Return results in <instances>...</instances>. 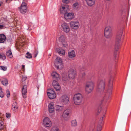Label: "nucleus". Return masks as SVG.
I'll use <instances>...</instances> for the list:
<instances>
[{
    "label": "nucleus",
    "mask_w": 131,
    "mask_h": 131,
    "mask_svg": "<svg viewBox=\"0 0 131 131\" xmlns=\"http://www.w3.org/2000/svg\"><path fill=\"white\" fill-rule=\"evenodd\" d=\"M113 78L110 79L109 80L108 84V89L106 93H104V100H108L112 93V86L113 85Z\"/></svg>",
    "instance_id": "f257e3e1"
},
{
    "label": "nucleus",
    "mask_w": 131,
    "mask_h": 131,
    "mask_svg": "<svg viewBox=\"0 0 131 131\" xmlns=\"http://www.w3.org/2000/svg\"><path fill=\"white\" fill-rule=\"evenodd\" d=\"M124 37L123 30H121L119 31L116 37L115 45L116 47L118 48L121 45Z\"/></svg>",
    "instance_id": "f03ea898"
},
{
    "label": "nucleus",
    "mask_w": 131,
    "mask_h": 131,
    "mask_svg": "<svg viewBox=\"0 0 131 131\" xmlns=\"http://www.w3.org/2000/svg\"><path fill=\"white\" fill-rule=\"evenodd\" d=\"M83 99V96L80 93H77L74 96V102L76 105H78L81 104L82 103Z\"/></svg>",
    "instance_id": "7ed1b4c3"
},
{
    "label": "nucleus",
    "mask_w": 131,
    "mask_h": 131,
    "mask_svg": "<svg viewBox=\"0 0 131 131\" xmlns=\"http://www.w3.org/2000/svg\"><path fill=\"white\" fill-rule=\"evenodd\" d=\"M94 83L92 81L87 82L85 86V91L88 93H90L93 90Z\"/></svg>",
    "instance_id": "20e7f679"
},
{
    "label": "nucleus",
    "mask_w": 131,
    "mask_h": 131,
    "mask_svg": "<svg viewBox=\"0 0 131 131\" xmlns=\"http://www.w3.org/2000/svg\"><path fill=\"white\" fill-rule=\"evenodd\" d=\"M71 111L69 109H67L64 111L62 115V117L65 121H67L69 119L71 115Z\"/></svg>",
    "instance_id": "39448f33"
},
{
    "label": "nucleus",
    "mask_w": 131,
    "mask_h": 131,
    "mask_svg": "<svg viewBox=\"0 0 131 131\" xmlns=\"http://www.w3.org/2000/svg\"><path fill=\"white\" fill-rule=\"evenodd\" d=\"M112 28L109 26H106L104 30V35L107 38H109L112 36Z\"/></svg>",
    "instance_id": "423d86ee"
},
{
    "label": "nucleus",
    "mask_w": 131,
    "mask_h": 131,
    "mask_svg": "<svg viewBox=\"0 0 131 131\" xmlns=\"http://www.w3.org/2000/svg\"><path fill=\"white\" fill-rule=\"evenodd\" d=\"M105 82L102 80H99L98 82L97 91L99 92H102L105 88Z\"/></svg>",
    "instance_id": "0eeeda50"
},
{
    "label": "nucleus",
    "mask_w": 131,
    "mask_h": 131,
    "mask_svg": "<svg viewBox=\"0 0 131 131\" xmlns=\"http://www.w3.org/2000/svg\"><path fill=\"white\" fill-rule=\"evenodd\" d=\"M55 65L57 68L59 69H61L63 68V65L62 63V60L60 57H57L56 60Z\"/></svg>",
    "instance_id": "6e6552de"
},
{
    "label": "nucleus",
    "mask_w": 131,
    "mask_h": 131,
    "mask_svg": "<svg viewBox=\"0 0 131 131\" xmlns=\"http://www.w3.org/2000/svg\"><path fill=\"white\" fill-rule=\"evenodd\" d=\"M44 126L46 127H50L52 125V123L50 119L47 117H45L43 121Z\"/></svg>",
    "instance_id": "1a4fd4ad"
},
{
    "label": "nucleus",
    "mask_w": 131,
    "mask_h": 131,
    "mask_svg": "<svg viewBox=\"0 0 131 131\" xmlns=\"http://www.w3.org/2000/svg\"><path fill=\"white\" fill-rule=\"evenodd\" d=\"M27 8V4L24 2H23L20 7L18 8L20 13L23 14H25L26 12Z\"/></svg>",
    "instance_id": "9d476101"
},
{
    "label": "nucleus",
    "mask_w": 131,
    "mask_h": 131,
    "mask_svg": "<svg viewBox=\"0 0 131 131\" xmlns=\"http://www.w3.org/2000/svg\"><path fill=\"white\" fill-rule=\"evenodd\" d=\"M69 9V6L66 4L62 5L59 8L60 13L62 14H64L68 11Z\"/></svg>",
    "instance_id": "9b49d317"
},
{
    "label": "nucleus",
    "mask_w": 131,
    "mask_h": 131,
    "mask_svg": "<svg viewBox=\"0 0 131 131\" xmlns=\"http://www.w3.org/2000/svg\"><path fill=\"white\" fill-rule=\"evenodd\" d=\"M70 98L66 95L62 96L60 98L61 101L64 104H68L70 102Z\"/></svg>",
    "instance_id": "f8f14e48"
},
{
    "label": "nucleus",
    "mask_w": 131,
    "mask_h": 131,
    "mask_svg": "<svg viewBox=\"0 0 131 131\" xmlns=\"http://www.w3.org/2000/svg\"><path fill=\"white\" fill-rule=\"evenodd\" d=\"M64 16L66 19L71 20L74 18V14L72 12H66L64 14Z\"/></svg>",
    "instance_id": "ddd939ff"
},
{
    "label": "nucleus",
    "mask_w": 131,
    "mask_h": 131,
    "mask_svg": "<svg viewBox=\"0 0 131 131\" xmlns=\"http://www.w3.org/2000/svg\"><path fill=\"white\" fill-rule=\"evenodd\" d=\"M76 72L75 70L72 69H70L68 72L69 77L71 79H74L75 77Z\"/></svg>",
    "instance_id": "4468645a"
},
{
    "label": "nucleus",
    "mask_w": 131,
    "mask_h": 131,
    "mask_svg": "<svg viewBox=\"0 0 131 131\" xmlns=\"http://www.w3.org/2000/svg\"><path fill=\"white\" fill-rule=\"evenodd\" d=\"M61 27L62 30L66 33L69 32L70 28L68 25L67 23H64L61 24Z\"/></svg>",
    "instance_id": "2eb2a0df"
},
{
    "label": "nucleus",
    "mask_w": 131,
    "mask_h": 131,
    "mask_svg": "<svg viewBox=\"0 0 131 131\" xmlns=\"http://www.w3.org/2000/svg\"><path fill=\"white\" fill-rule=\"evenodd\" d=\"M71 27L73 29H77L79 27V23L78 22L76 21H71L70 23Z\"/></svg>",
    "instance_id": "dca6fc26"
},
{
    "label": "nucleus",
    "mask_w": 131,
    "mask_h": 131,
    "mask_svg": "<svg viewBox=\"0 0 131 131\" xmlns=\"http://www.w3.org/2000/svg\"><path fill=\"white\" fill-rule=\"evenodd\" d=\"M47 93L50 99H53L56 97V94L54 92L51 90H48Z\"/></svg>",
    "instance_id": "f3484780"
},
{
    "label": "nucleus",
    "mask_w": 131,
    "mask_h": 131,
    "mask_svg": "<svg viewBox=\"0 0 131 131\" xmlns=\"http://www.w3.org/2000/svg\"><path fill=\"white\" fill-rule=\"evenodd\" d=\"M54 104L52 102H50L48 105V111L50 113H53L54 112Z\"/></svg>",
    "instance_id": "a211bd4d"
},
{
    "label": "nucleus",
    "mask_w": 131,
    "mask_h": 131,
    "mask_svg": "<svg viewBox=\"0 0 131 131\" xmlns=\"http://www.w3.org/2000/svg\"><path fill=\"white\" fill-rule=\"evenodd\" d=\"M52 84L53 86L56 91H59L60 90V86L57 81L54 80Z\"/></svg>",
    "instance_id": "6ab92c4d"
},
{
    "label": "nucleus",
    "mask_w": 131,
    "mask_h": 131,
    "mask_svg": "<svg viewBox=\"0 0 131 131\" xmlns=\"http://www.w3.org/2000/svg\"><path fill=\"white\" fill-rule=\"evenodd\" d=\"M27 86L26 85H24L22 89V93L23 97L24 98H26V94L27 92Z\"/></svg>",
    "instance_id": "aec40b11"
},
{
    "label": "nucleus",
    "mask_w": 131,
    "mask_h": 131,
    "mask_svg": "<svg viewBox=\"0 0 131 131\" xmlns=\"http://www.w3.org/2000/svg\"><path fill=\"white\" fill-rule=\"evenodd\" d=\"M75 53L74 50L70 51L68 52V56L70 58H72L75 56Z\"/></svg>",
    "instance_id": "412c9836"
},
{
    "label": "nucleus",
    "mask_w": 131,
    "mask_h": 131,
    "mask_svg": "<svg viewBox=\"0 0 131 131\" xmlns=\"http://www.w3.org/2000/svg\"><path fill=\"white\" fill-rule=\"evenodd\" d=\"M56 50L59 54L62 56L64 55L65 54V51L62 49L57 48Z\"/></svg>",
    "instance_id": "4be33fe9"
},
{
    "label": "nucleus",
    "mask_w": 131,
    "mask_h": 131,
    "mask_svg": "<svg viewBox=\"0 0 131 131\" xmlns=\"http://www.w3.org/2000/svg\"><path fill=\"white\" fill-rule=\"evenodd\" d=\"M57 40L61 43L66 41V38L64 36L62 35L57 39Z\"/></svg>",
    "instance_id": "5701e85b"
},
{
    "label": "nucleus",
    "mask_w": 131,
    "mask_h": 131,
    "mask_svg": "<svg viewBox=\"0 0 131 131\" xmlns=\"http://www.w3.org/2000/svg\"><path fill=\"white\" fill-rule=\"evenodd\" d=\"M88 5L92 6L94 5L95 3V0H86Z\"/></svg>",
    "instance_id": "b1692460"
},
{
    "label": "nucleus",
    "mask_w": 131,
    "mask_h": 131,
    "mask_svg": "<svg viewBox=\"0 0 131 131\" xmlns=\"http://www.w3.org/2000/svg\"><path fill=\"white\" fill-rule=\"evenodd\" d=\"M52 76L54 79L58 80L59 79V74L56 72H53L51 74Z\"/></svg>",
    "instance_id": "393cba45"
},
{
    "label": "nucleus",
    "mask_w": 131,
    "mask_h": 131,
    "mask_svg": "<svg viewBox=\"0 0 131 131\" xmlns=\"http://www.w3.org/2000/svg\"><path fill=\"white\" fill-rule=\"evenodd\" d=\"M6 39V37L4 34H1L0 35V43L4 42Z\"/></svg>",
    "instance_id": "a878e982"
},
{
    "label": "nucleus",
    "mask_w": 131,
    "mask_h": 131,
    "mask_svg": "<svg viewBox=\"0 0 131 131\" xmlns=\"http://www.w3.org/2000/svg\"><path fill=\"white\" fill-rule=\"evenodd\" d=\"M63 110V107L57 105L56 106V110L57 112H61Z\"/></svg>",
    "instance_id": "bb28decb"
},
{
    "label": "nucleus",
    "mask_w": 131,
    "mask_h": 131,
    "mask_svg": "<svg viewBox=\"0 0 131 131\" xmlns=\"http://www.w3.org/2000/svg\"><path fill=\"white\" fill-rule=\"evenodd\" d=\"M18 107V106L16 103H13L12 107V109L13 111H16L17 110Z\"/></svg>",
    "instance_id": "cd10ccee"
},
{
    "label": "nucleus",
    "mask_w": 131,
    "mask_h": 131,
    "mask_svg": "<svg viewBox=\"0 0 131 131\" xmlns=\"http://www.w3.org/2000/svg\"><path fill=\"white\" fill-rule=\"evenodd\" d=\"M2 84L5 86H6L8 84V81L7 79H4L1 81Z\"/></svg>",
    "instance_id": "c85d7f7f"
},
{
    "label": "nucleus",
    "mask_w": 131,
    "mask_h": 131,
    "mask_svg": "<svg viewBox=\"0 0 131 131\" xmlns=\"http://www.w3.org/2000/svg\"><path fill=\"white\" fill-rule=\"evenodd\" d=\"M71 126L73 127H75L77 126V122L75 119L72 120L71 121Z\"/></svg>",
    "instance_id": "c756f323"
},
{
    "label": "nucleus",
    "mask_w": 131,
    "mask_h": 131,
    "mask_svg": "<svg viewBox=\"0 0 131 131\" xmlns=\"http://www.w3.org/2000/svg\"><path fill=\"white\" fill-rule=\"evenodd\" d=\"M6 55L7 56L10 58H11L13 57L12 52L10 50H8L6 52Z\"/></svg>",
    "instance_id": "7c9ffc66"
},
{
    "label": "nucleus",
    "mask_w": 131,
    "mask_h": 131,
    "mask_svg": "<svg viewBox=\"0 0 131 131\" xmlns=\"http://www.w3.org/2000/svg\"><path fill=\"white\" fill-rule=\"evenodd\" d=\"M102 123L99 124L97 126L96 131H101L102 129Z\"/></svg>",
    "instance_id": "2f4dec72"
},
{
    "label": "nucleus",
    "mask_w": 131,
    "mask_h": 131,
    "mask_svg": "<svg viewBox=\"0 0 131 131\" xmlns=\"http://www.w3.org/2000/svg\"><path fill=\"white\" fill-rule=\"evenodd\" d=\"M79 6V4L78 3H75L73 5V7L74 9H77L78 7Z\"/></svg>",
    "instance_id": "473e14b6"
},
{
    "label": "nucleus",
    "mask_w": 131,
    "mask_h": 131,
    "mask_svg": "<svg viewBox=\"0 0 131 131\" xmlns=\"http://www.w3.org/2000/svg\"><path fill=\"white\" fill-rule=\"evenodd\" d=\"M62 79L65 81H67L68 80V78L66 74H64L62 75Z\"/></svg>",
    "instance_id": "72a5a7b5"
},
{
    "label": "nucleus",
    "mask_w": 131,
    "mask_h": 131,
    "mask_svg": "<svg viewBox=\"0 0 131 131\" xmlns=\"http://www.w3.org/2000/svg\"><path fill=\"white\" fill-rule=\"evenodd\" d=\"M50 131H60V130L59 128L57 127H53L51 128Z\"/></svg>",
    "instance_id": "f704fd0d"
},
{
    "label": "nucleus",
    "mask_w": 131,
    "mask_h": 131,
    "mask_svg": "<svg viewBox=\"0 0 131 131\" xmlns=\"http://www.w3.org/2000/svg\"><path fill=\"white\" fill-rule=\"evenodd\" d=\"M26 57L27 58L30 59L32 57L31 54L29 52H27L26 55Z\"/></svg>",
    "instance_id": "c9c22d12"
},
{
    "label": "nucleus",
    "mask_w": 131,
    "mask_h": 131,
    "mask_svg": "<svg viewBox=\"0 0 131 131\" xmlns=\"http://www.w3.org/2000/svg\"><path fill=\"white\" fill-rule=\"evenodd\" d=\"M6 58V56L4 54L0 53V59H2L3 60H4Z\"/></svg>",
    "instance_id": "e433bc0d"
},
{
    "label": "nucleus",
    "mask_w": 131,
    "mask_h": 131,
    "mask_svg": "<svg viewBox=\"0 0 131 131\" xmlns=\"http://www.w3.org/2000/svg\"><path fill=\"white\" fill-rule=\"evenodd\" d=\"M61 44L64 47H67L68 46V44L66 41H64V42H62L61 43Z\"/></svg>",
    "instance_id": "4c0bfd02"
},
{
    "label": "nucleus",
    "mask_w": 131,
    "mask_h": 131,
    "mask_svg": "<svg viewBox=\"0 0 131 131\" xmlns=\"http://www.w3.org/2000/svg\"><path fill=\"white\" fill-rule=\"evenodd\" d=\"M4 123L1 121H0V129H1L3 127Z\"/></svg>",
    "instance_id": "58836bf2"
},
{
    "label": "nucleus",
    "mask_w": 131,
    "mask_h": 131,
    "mask_svg": "<svg viewBox=\"0 0 131 131\" xmlns=\"http://www.w3.org/2000/svg\"><path fill=\"white\" fill-rule=\"evenodd\" d=\"M1 69L3 71H5L7 70V68L6 67L0 66Z\"/></svg>",
    "instance_id": "ea45409f"
},
{
    "label": "nucleus",
    "mask_w": 131,
    "mask_h": 131,
    "mask_svg": "<svg viewBox=\"0 0 131 131\" xmlns=\"http://www.w3.org/2000/svg\"><path fill=\"white\" fill-rule=\"evenodd\" d=\"M6 94L7 97H9L10 96V92L8 90H6Z\"/></svg>",
    "instance_id": "a19ab883"
},
{
    "label": "nucleus",
    "mask_w": 131,
    "mask_h": 131,
    "mask_svg": "<svg viewBox=\"0 0 131 131\" xmlns=\"http://www.w3.org/2000/svg\"><path fill=\"white\" fill-rule=\"evenodd\" d=\"M4 95V94L2 91H0V97H1L2 98L3 97Z\"/></svg>",
    "instance_id": "79ce46f5"
},
{
    "label": "nucleus",
    "mask_w": 131,
    "mask_h": 131,
    "mask_svg": "<svg viewBox=\"0 0 131 131\" xmlns=\"http://www.w3.org/2000/svg\"><path fill=\"white\" fill-rule=\"evenodd\" d=\"M22 77V81H24L26 79L27 77L26 76L23 75Z\"/></svg>",
    "instance_id": "37998d69"
},
{
    "label": "nucleus",
    "mask_w": 131,
    "mask_h": 131,
    "mask_svg": "<svg viewBox=\"0 0 131 131\" xmlns=\"http://www.w3.org/2000/svg\"><path fill=\"white\" fill-rule=\"evenodd\" d=\"M62 2L64 3H68L69 2V0H62Z\"/></svg>",
    "instance_id": "c03bdc74"
},
{
    "label": "nucleus",
    "mask_w": 131,
    "mask_h": 131,
    "mask_svg": "<svg viewBox=\"0 0 131 131\" xmlns=\"http://www.w3.org/2000/svg\"><path fill=\"white\" fill-rule=\"evenodd\" d=\"M6 116L7 118H9L10 117V114L9 113H6Z\"/></svg>",
    "instance_id": "a18cd8bd"
},
{
    "label": "nucleus",
    "mask_w": 131,
    "mask_h": 131,
    "mask_svg": "<svg viewBox=\"0 0 131 131\" xmlns=\"http://www.w3.org/2000/svg\"><path fill=\"white\" fill-rule=\"evenodd\" d=\"M38 53V51L35 52L34 53V57L36 58L37 56Z\"/></svg>",
    "instance_id": "49530a36"
},
{
    "label": "nucleus",
    "mask_w": 131,
    "mask_h": 131,
    "mask_svg": "<svg viewBox=\"0 0 131 131\" xmlns=\"http://www.w3.org/2000/svg\"><path fill=\"white\" fill-rule=\"evenodd\" d=\"M4 26L3 25H0V29H2L3 28Z\"/></svg>",
    "instance_id": "de8ad7c7"
},
{
    "label": "nucleus",
    "mask_w": 131,
    "mask_h": 131,
    "mask_svg": "<svg viewBox=\"0 0 131 131\" xmlns=\"http://www.w3.org/2000/svg\"><path fill=\"white\" fill-rule=\"evenodd\" d=\"M3 4V2H0V6H1V5L2 4Z\"/></svg>",
    "instance_id": "09e8293b"
},
{
    "label": "nucleus",
    "mask_w": 131,
    "mask_h": 131,
    "mask_svg": "<svg viewBox=\"0 0 131 131\" xmlns=\"http://www.w3.org/2000/svg\"><path fill=\"white\" fill-rule=\"evenodd\" d=\"M22 68L23 69H24V68H25V66L24 65H22Z\"/></svg>",
    "instance_id": "8fccbe9b"
},
{
    "label": "nucleus",
    "mask_w": 131,
    "mask_h": 131,
    "mask_svg": "<svg viewBox=\"0 0 131 131\" xmlns=\"http://www.w3.org/2000/svg\"><path fill=\"white\" fill-rule=\"evenodd\" d=\"M2 89L0 87V91H2Z\"/></svg>",
    "instance_id": "3c124183"
},
{
    "label": "nucleus",
    "mask_w": 131,
    "mask_h": 131,
    "mask_svg": "<svg viewBox=\"0 0 131 131\" xmlns=\"http://www.w3.org/2000/svg\"><path fill=\"white\" fill-rule=\"evenodd\" d=\"M103 118V117H102V119H101V120H102Z\"/></svg>",
    "instance_id": "603ef678"
},
{
    "label": "nucleus",
    "mask_w": 131,
    "mask_h": 131,
    "mask_svg": "<svg viewBox=\"0 0 131 131\" xmlns=\"http://www.w3.org/2000/svg\"><path fill=\"white\" fill-rule=\"evenodd\" d=\"M6 0V1H8V0Z\"/></svg>",
    "instance_id": "864d4df0"
}]
</instances>
